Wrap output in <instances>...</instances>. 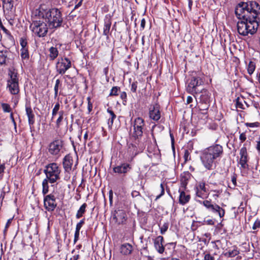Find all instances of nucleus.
<instances>
[{
  "instance_id": "36",
  "label": "nucleus",
  "mask_w": 260,
  "mask_h": 260,
  "mask_svg": "<svg viewBox=\"0 0 260 260\" xmlns=\"http://www.w3.org/2000/svg\"><path fill=\"white\" fill-rule=\"evenodd\" d=\"M206 192H203V190L196 189V197L201 199H204L206 197Z\"/></svg>"
},
{
  "instance_id": "58",
  "label": "nucleus",
  "mask_w": 260,
  "mask_h": 260,
  "mask_svg": "<svg viewBox=\"0 0 260 260\" xmlns=\"http://www.w3.org/2000/svg\"><path fill=\"white\" fill-rule=\"evenodd\" d=\"M140 193L139 191H133L132 192V196L133 197H136L137 196H140Z\"/></svg>"
},
{
  "instance_id": "62",
  "label": "nucleus",
  "mask_w": 260,
  "mask_h": 260,
  "mask_svg": "<svg viewBox=\"0 0 260 260\" xmlns=\"http://www.w3.org/2000/svg\"><path fill=\"white\" fill-rule=\"evenodd\" d=\"M256 148L257 150L259 152H260V141H257V145H256Z\"/></svg>"
},
{
  "instance_id": "31",
  "label": "nucleus",
  "mask_w": 260,
  "mask_h": 260,
  "mask_svg": "<svg viewBox=\"0 0 260 260\" xmlns=\"http://www.w3.org/2000/svg\"><path fill=\"white\" fill-rule=\"evenodd\" d=\"M20 51L21 56L22 59H28L29 53L28 51V48H21Z\"/></svg>"
},
{
  "instance_id": "17",
  "label": "nucleus",
  "mask_w": 260,
  "mask_h": 260,
  "mask_svg": "<svg viewBox=\"0 0 260 260\" xmlns=\"http://www.w3.org/2000/svg\"><path fill=\"white\" fill-rule=\"evenodd\" d=\"M73 162V158L70 154H68L64 156L63 159V166L66 172H69L71 170Z\"/></svg>"
},
{
  "instance_id": "40",
  "label": "nucleus",
  "mask_w": 260,
  "mask_h": 260,
  "mask_svg": "<svg viewBox=\"0 0 260 260\" xmlns=\"http://www.w3.org/2000/svg\"><path fill=\"white\" fill-rule=\"evenodd\" d=\"M168 229V223H164L162 226L160 227V233L161 234H165Z\"/></svg>"
},
{
  "instance_id": "37",
  "label": "nucleus",
  "mask_w": 260,
  "mask_h": 260,
  "mask_svg": "<svg viewBox=\"0 0 260 260\" xmlns=\"http://www.w3.org/2000/svg\"><path fill=\"white\" fill-rule=\"evenodd\" d=\"M20 44L22 47L21 48H28L27 46V42L26 38H21L20 39Z\"/></svg>"
},
{
  "instance_id": "14",
  "label": "nucleus",
  "mask_w": 260,
  "mask_h": 260,
  "mask_svg": "<svg viewBox=\"0 0 260 260\" xmlns=\"http://www.w3.org/2000/svg\"><path fill=\"white\" fill-rule=\"evenodd\" d=\"M62 141L60 139H56L49 144V152L52 155H57L62 149Z\"/></svg>"
},
{
  "instance_id": "54",
  "label": "nucleus",
  "mask_w": 260,
  "mask_h": 260,
  "mask_svg": "<svg viewBox=\"0 0 260 260\" xmlns=\"http://www.w3.org/2000/svg\"><path fill=\"white\" fill-rule=\"evenodd\" d=\"M0 27L2 28V29L3 30V31L7 35H10V31L4 26L3 25H2Z\"/></svg>"
},
{
  "instance_id": "15",
  "label": "nucleus",
  "mask_w": 260,
  "mask_h": 260,
  "mask_svg": "<svg viewBox=\"0 0 260 260\" xmlns=\"http://www.w3.org/2000/svg\"><path fill=\"white\" fill-rule=\"evenodd\" d=\"M240 158L239 164L241 165V167L243 169H246L248 167L247 161L248 160V153L247 149L245 147H243L240 150Z\"/></svg>"
},
{
  "instance_id": "1",
  "label": "nucleus",
  "mask_w": 260,
  "mask_h": 260,
  "mask_svg": "<svg viewBox=\"0 0 260 260\" xmlns=\"http://www.w3.org/2000/svg\"><path fill=\"white\" fill-rule=\"evenodd\" d=\"M235 13L241 20L237 23L238 32L242 36L253 35L257 31V17L260 14V6L255 1L240 2L235 8Z\"/></svg>"
},
{
  "instance_id": "10",
  "label": "nucleus",
  "mask_w": 260,
  "mask_h": 260,
  "mask_svg": "<svg viewBox=\"0 0 260 260\" xmlns=\"http://www.w3.org/2000/svg\"><path fill=\"white\" fill-rule=\"evenodd\" d=\"M71 61L67 57L58 59L56 64V71L58 74L63 75L71 67Z\"/></svg>"
},
{
  "instance_id": "22",
  "label": "nucleus",
  "mask_w": 260,
  "mask_h": 260,
  "mask_svg": "<svg viewBox=\"0 0 260 260\" xmlns=\"http://www.w3.org/2000/svg\"><path fill=\"white\" fill-rule=\"evenodd\" d=\"M190 196L186 194L184 191H180L179 203L183 205L188 203L190 200Z\"/></svg>"
},
{
  "instance_id": "49",
  "label": "nucleus",
  "mask_w": 260,
  "mask_h": 260,
  "mask_svg": "<svg viewBox=\"0 0 260 260\" xmlns=\"http://www.w3.org/2000/svg\"><path fill=\"white\" fill-rule=\"evenodd\" d=\"M3 7L7 10H12L13 7V4H4Z\"/></svg>"
},
{
  "instance_id": "45",
  "label": "nucleus",
  "mask_w": 260,
  "mask_h": 260,
  "mask_svg": "<svg viewBox=\"0 0 260 260\" xmlns=\"http://www.w3.org/2000/svg\"><path fill=\"white\" fill-rule=\"evenodd\" d=\"M190 153L189 152V151L187 149L184 150V162H186V161L190 159V157L189 156Z\"/></svg>"
},
{
  "instance_id": "51",
  "label": "nucleus",
  "mask_w": 260,
  "mask_h": 260,
  "mask_svg": "<svg viewBox=\"0 0 260 260\" xmlns=\"http://www.w3.org/2000/svg\"><path fill=\"white\" fill-rule=\"evenodd\" d=\"M246 125L247 126H249L250 127H258L259 126V123L258 122L246 123Z\"/></svg>"
},
{
  "instance_id": "4",
  "label": "nucleus",
  "mask_w": 260,
  "mask_h": 260,
  "mask_svg": "<svg viewBox=\"0 0 260 260\" xmlns=\"http://www.w3.org/2000/svg\"><path fill=\"white\" fill-rule=\"evenodd\" d=\"M7 89L13 95L19 93V77L17 71L14 69H10L8 71Z\"/></svg>"
},
{
  "instance_id": "46",
  "label": "nucleus",
  "mask_w": 260,
  "mask_h": 260,
  "mask_svg": "<svg viewBox=\"0 0 260 260\" xmlns=\"http://www.w3.org/2000/svg\"><path fill=\"white\" fill-rule=\"evenodd\" d=\"M259 228H260V220L258 219H257L255 221V222H254V224H253V225L252 226V229L253 230H256V229H258Z\"/></svg>"
},
{
  "instance_id": "27",
  "label": "nucleus",
  "mask_w": 260,
  "mask_h": 260,
  "mask_svg": "<svg viewBox=\"0 0 260 260\" xmlns=\"http://www.w3.org/2000/svg\"><path fill=\"white\" fill-rule=\"evenodd\" d=\"M86 207L87 205L86 203H84L81 205L79 209L77 211V212L76 215V217L77 219H79L83 216V214L85 213L86 211Z\"/></svg>"
},
{
  "instance_id": "57",
  "label": "nucleus",
  "mask_w": 260,
  "mask_h": 260,
  "mask_svg": "<svg viewBox=\"0 0 260 260\" xmlns=\"http://www.w3.org/2000/svg\"><path fill=\"white\" fill-rule=\"evenodd\" d=\"M145 19L143 18L141 21V27L143 29L145 26Z\"/></svg>"
},
{
  "instance_id": "53",
  "label": "nucleus",
  "mask_w": 260,
  "mask_h": 260,
  "mask_svg": "<svg viewBox=\"0 0 260 260\" xmlns=\"http://www.w3.org/2000/svg\"><path fill=\"white\" fill-rule=\"evenodd\" d=\"M79 237V231H76L74 235V242L76 243V242L78 241Z\"/></svg>"
},
{
  "instance_id": "23",
  "label": "nucleus",
  "mask_w": 260,
  "mask_h": 260,
  "mask_svg": "<svg viewBox=\"0 0 260 260\" xmlns=\"http://www.w3.org/2000/svg\"><path fill=\"white\" fill-rule=\"evenodd\" d=\"M129 165L128 164H123L121 166H119L115 167L113 169L114 172L118 173H125L127 171V169L129 168Z\"/></svg>"
},
{
  "instance_id": "39",
  "label": "nucleus",
  "mask_w": 260,
  "mask_h": 260,
  "mask_svg": "<svg viewBox=\"0 0 260 260\" xmlns=\"http://www.w3.org/2000/svg\"><path fill=\"white\" fill-rule=\"evenodd\" d=\"M2 107L3 111L5 112H10L11 111V108L9 104L6 103H3L2 104Z\"/></svg>"
},
{
  "instance_id": "24",
  "label": "nucleus",
  "mask_w": 260,
  "mask_h": 260,
  "mask_svg": "<svg viewBox=\"0 0 260 260\" xmlns=\"http://www.w3.org/2000/svg\"><path fill=\"white\" fill-rule=\"evenodd\" d=\"M244 104H245L246 105L247 107H249V105L245 101L243 97L237 98V99H236V106L237 108H240L241 109H245V107H244Z\"/></svg>"
},
{
  "instance_id": "38",
  "label": "nucleus",
  "mask_w": 260,
  "mask_h": 260,
  "mask_svg": "<svg viewBox=\"0 0 260 260\" xmlns=\"http://www.w3.org/2000/svg\"><path fill=\"white\" fill-rule=\"evenodd\" d=\"M120 98L122 100V103L124 105H125L127 102V94L124 91L120 93Z\"/></svg>"
},
{
  "instance_id": "6",
  "label": "nucleus",
  "mask_w": 260,
  "mask_h": 260,
  "mask_svg": "<svg viewBox=\"0 0 260 260\" xmlns=\"http://www.w3.org/2000/svg\"><path fill=\"white\" fill-rule=\"evenodd\" d=\"M60 168L55 162L49 164L44 170L46 178L50 181V183H54L60 179Z\"/></svg>"
},
{
  "instance_id": "7",
  "label": "nucleus",
  "mask_w": 260,
  "mask_h": 260,
  "mask_svg": "<svg viewBox=\"0 0 260 260\" xmlns=\"http://www.w3.org/2000/svg\"><path fill=\"white\" fill-rule=\"evenodd\" d=\"M30 28L35 35L40 38L46 36L48 30L47 23L42 20L33 21Z\"/></svg>"
},
{
  "instance_id": "48",
  "label": "nucleus",
  "mask_w": 260,
  "mask_h": 260,
  "mask_svg": "<svg viewBox=\"0 0 260 260\" xmlns=\"http://www.w3.org/2000/svg\"><path fill=\"white\" fill-rule=\"evenodd\" d=\"M137 84L138 82L137 81L134 82L131 85V91L133 92H136L137 89Z\"/></svg>"
},
{
  "instance_id": "32",
  "label": "nucleus",
  "mask_w": 260,
  "mask_h": 260,
  "mask_svg": "<svg viewBox=\"0 0 260 260\" xmlns=\"http://www.w3.org/2000/svg\"><path fill=\"white\" fill-rule=\"evenodd\" d=\"M63 111H60L59 112V117L56 121V126L57 128H59L60 126L61 122L63 120Z\"/></svg>"
},
{
  "instance_id": "41",
  "label": "nucleus",
  "mask_w": 260,
  "mask_h": 260,
  "mask_svg": "<svg viewBox=\"0 0 260 260\" xmlns=\"http://www.w3.org/2000/svg\"><path fill=\"white\" fill-rule=\"evenodd\" d=\"M60 81L59 79H57L55 82V85L54 86V94L55 96H57L58 94V87L60 84Z\"/></svg>"
},
{
  "instance_id": "52",
  "label": "nucleus",
  "mask_w": 260,
  "mask_h": 260,
  "mask_svg": "<svg viewBox=\"0 0 260 260\" xmlns=\"http://www.w3.org/2000/svg\"><path fill=\"white\" fill-rule=\"evenodd\" d=\"M239 139L241 143L244 142L246 139V136L244 133H241L239 137Z\"/></svg>"
},
{
  "instance_id": "13",
  "label": "nucleus",
  "mask_w": 260,
  "mask_h": 260,
  "mask_svg": "<svg viewBox=\"0 0 260 260\" xmlns=\"http://www.w3.org/2000/svg\"><path fill=\"white\" fill-rule=\"evenodd\" d=\"M149 115L150 119L155 121H157L160 118V105L157 102L150 106Z\"/></svg>"
},
{
  "instance_id": "56",
  "label": "nucleus",
  "mask_w": 260,
  "mask_h": 260,
  "mask_svg": "<svg viewBox=\"0 0 260 260\" xmlns=\"http://www.w3.org/2000/svg\"><path fill=\"white\" fill-rule=\"evenodd\" d=\"M79 254H75L70 258V260H78L79 258Z\"/></svg>"
},
{
  "instance_id": "43",
  "label": "nucleus",
  "mask_w": 260,
  "mask_h": 260,
  "mask_svg": "<svg viewBox=\"0 0 260 260\" xmlns=\"http://www.w3.org/2000/svg\"><path fill=\"white\" fill-rule=\"evenodd\" d=\"M107 111L110 113V115L111 116V118L109 119V122H110L111 124H112L113 122L114 119L116 118V115H115V114H114V113L113 112V111H112L111 110H109V109H108Z\"/></svg>"
},
{
  "instance_id": "8",
  "label": "nucleus",
  "mask_w": 260,
  "mask_h": 260,
  "mask_svg": "<svg viewBox=\"0 0 260 260\" xmlns=\"http://www.w3.org/2000/svg\"><path fill=\"white\" fill-rule=\"evenodd\" d=\"M209 211L214 214H217L220 218L224 216L225 211L216 203H212L211 200L200 201Z\"/></svg>"
},
{
  "instance_id": "5",
  "label": "nucleus",
  "mask_w": 260,
  "mask_h": 260,
  "mask_svg": "<svg viewBox=\"0 0 260 260\" xmlns=\"http://www.w3.org/2000/svg\"><path fill=\"white\" fill-rule=\"evenodd\" d=\"M202 74L196 73L192 74L188 80L186 86L187 91L192 94H197L201 91L199 87L204 84V80Z\"/></svg>"
},
{
  "instance_id": "2",
  "label": "nucleus",
  "mask_w": 260,
  "mask_h": 260,
  "mask_svg": "<svg viewBox=\"0 0 260 260\" xmlns=\"http://www.w3.org/2000/svg\"><path fill=\"white\" fill-rule=\"evenodd\" d=\"M35 14L36 16L44 19L50 28H59L63 22L61 11L57 8H49L45 4H41L36 10Z\"/></svg>"
},
{
  "instance_id": "25",
  "label": "nucleus",
  "mask_w": 260,
  "mask_h": 260,
  "mask_svg": "<svg viewBox=\"0 0 260 260\" xmlns=\"http://www.w3.org/2000/svg\"><path fill=\"white\" fill-rule=\"evenodd\" d=\"M203 256L202 260H215V256H217V254L215 252L212 253L210 251H206L203 253Z\"/></svg>"
},
{
  "instance_id": "61",
  "label": "nucleus",
  "mask_w": 260,
  "mask_h": 260,
  "mask_svg": "<svg viewBox=\"0 0 260 260\" xmlns=\"http://www.w3.org/2000/svg\"><path fill=\"white\" fill-rule=\"evenodd\" d=\"M192 102V98L191 96H188L186 100V104H190Z\"/></svg>"
},
{
  "instance_id": "11",
  "label": "nucleus",
  "mask_w": 260,
  "mask_h": 260,
  "mask_svg": "<svg viewBox=\"0 0 260 260\" xmlns=\"http://www.w3.org/2000/svg\"><path fill=\"white\" fill-rule=\"evenodd\" d=\"M111 219L117 224H124L127 219L125 211L121 209H116L112 213Z\"/></svg>"
},
{
  "instance_id": "29",
  "label": "nucleus",
  "mask_w": 260,
  "mask_h": 260,
  "mask_svg": "<svg viewBox=\"0 0 260 260\" xmlns=\"http://www.w3.org/2000/svg\"><path fill=\"white\" fill-rule=\"evenodd\" d=\"M49 182L50 183V181L46 178L44 179L42 182V193L44 195H46L49 191Z\"/></svg>"
},
{
  "instance_id": "50",
  "label": "nucleus",
  "mask_w": 260,
  "mask_h": 260,
  "mask_svg": "<svg viewBox=\"0 0 260 260\" xmlns=\"http://www.w3.org/2000/svg\"><path fill=\"white\" fill-rule=\"evenodd\" d=\"M160 187H161V193H160V194L158 195L156 197V200L159 199L165 193V189H164V185L162 183H161L160 184Z\"/></svg>"
},
{
  "instance_id": "33",
  "label": "nucleus",
  "mask_w": 260,
  "mask_h": 260,
  "mask_svg": "<svg viewBox=\"0 0 260 260\" xmlns=\"http://www.w3.org/2000/svg\"><path fill=\"white\" fill-rule=\"evenodd\" d=\"M59 108H60V104L58 102V103H56L54 107L53 108V109L52 110L51 121L53 120L54 117L57 114V112L59 111Z\"/></svg>"
},
{
  "instance_id": "12",
  "label": "nucleus",
  "mask_w": 260,
  "mask_h": 260,
  "mask_svg": "<svg viewBox=\"0 0 260 260\" xmlns=\"http://www.w3.org/2000/svg\"><path fill=\"white\" fill-rule=\"evenodd\" d=\"M44 206L45 208L49 212L54 210L57 206V203L56 198L53 194L51 193L44 197Z\"/></svg>"
},
{
  "instance_id": "44",
  "label": "nucleus",
  "mask_w": 260,
  "mask_h": 260,
  "mask_svg": "<svg viewBox=\"0 0 260 260\" xmlns=\"http://www.w3.org/2000/svg\"><path fill=\"white\" fill-rule=\"evenodd\" d=\"M84 222H85L84 219L81 220L79 222H78L76 225V231L80 232V230L81 228H82V225L84 224Z\"/></svg>"
},
{
  "instance_id": "64",
  "label": "nucleus",
  "mask_w": 260,
  "mask_h": 260,
  "mask_svg": "<svg viewBox=\"0 0 260 260\" xmlns=\"http://www.w3.org/2000/svg\"><path fill=\"white\" fill-rule=\"evenodd\" d=\"M75 199L77 200V201H78L80 199H81V195L79 193V192H78V193H77V194L76 195V196L75 197Z\"/></svg>"
},
{
  "instance_id": "28",
  "label": "nucleus",
  "mask_w": 260,
  "mask_h": 260,
  "mask_svg": "<svg viewBox=\"0 0 260 260\" xmlns=\"http://www.w3.org/2000/svg\"><path fill=\"white\" fill-rule=\"evenodd\" d=\"M239 253V250L237 247H235L233 250H229L228 251L224 253V255L228 257H234L238 255Z\"/></svg>"
},
{
  "instance_id": "18",
  "label": "nucleus",
  "mask_w": 260,
  "mask_h": 260,
  "mask_svg": "<svg viewBox=\"0 0 260 260\" xmlns=\"http://www.w3.org/2000/svg\"><path fill=\"white\" fill-rule=\"evenodd\" d=\"M10 52L7 50L0 51V65H8L10 61Z\"/></svg>"
},
{
  "instance_id": "19",
  "label": "nucleus",
  "mask_w": 260,
  "mask_h": 260,
  "mask_svg": "<svg viewBox=\"0 0 260 260\" xmlns=\"http://www.w3.org/2000/svg\"><path fill=\"white\" fill-rule=\"evenodd\" d=\"M26 115L28 119V123L30 126L33 125L35 123V115L33 113L32 109L30 106L25 107Z\"/></svg>"
},
{
  "instance_id": "63",
  "label": "nucleus",
  "mask_w": 260,
  "mask_h": 260,
  "mask_svg": "<svg viewBox=\"0 0 260 260\" xmlns=\"http://www.w3.org/2000/svg\"><path fill=\"white\" fill-rule=\"evenodd\" d=\"M188 8H189V10H191L193 2H192V0H188Z\"/></svg>"
},
{
  "instance_id": "30",
  "label": "nucleus",
  "mask_w": 260,
  "mask_h": 260,
  "mask_svg": "<svg viewBox=\"0 0 260 260\" xmlns=\"http://www.w3.org/2000/svg\"><path fill=\"white\" fill-rule=\"evenodd\" d=\"M255 69V63L254 61H250L248 67L247 72L249 75H251L254 72Z\"/></svg>"
},
{
  "instance_id": "3",
  "label": "nucleus",
  "mask_w": 260,
  "mask_h": 260,
  "mask_svg": "<svg viewBox=\"0 0 260 260\" xmlns=\"http://www.w3.org/2000/svg\"><path fill=\"white\" fill-rule=\"evenodd\" d=\"M223 153V147L219 144H215L205 149L201 156L204 166L208 170L213 169L215 165V160L221 157Z\"/></svg>"
},
{
  "instance_id": "9",
  "label": "nucleus",
  "mask_w": 260,
  "mask_h": 260,
  "mask_svg": "<svg viewBox=\"0 0 260 260\" xmlns=\"http://www.w3.org/2000/svg\"><path fill=\"white\" fill-rule=\"evenodd\" d=\"M145 125L144 120L141 117H137L134 122V132L132 137L135 140H139L143 135V129Z\"/></svg>"
},
{
  "instance_id": "60",
  "label": "nucleus",
  "mask_w": 260,
  "mask_h": 260,
  "mask_svg": "<svg viewBox=\"0 0 260 260\" xmlns=\"http://www.w3.org/2000/svg\"><path fill=\"white\" fill-rule=\"evenodd\" d=\"M187 184V182L186 180L185 179H184L183 180V178H182V179H181V184H182V187L185 188Z\"/></svg>"
},
{
  "instance_id": "42",
  "label": "nucleus",
  "mask_w": 260,
  "mask_h": 260,
  "mask_svg": "<svg viewBox=\"0 0 260 260\" xmlns=\"http://www.w3.org/2000/svg\"><path fill=\"white\" fill-rule=\"evenodd\" d=\"M237 175L235 173H234L232 176L231 181L233 185V188H235L237 186Z\"/></svg>"
},
{
  "instance_id": "47",
  "label": "nucleus",
  "mask_w": 260,
  "mask_h": 260,
  "mask_svg": "<svg viewBox=\"0 0 260 260\" xmlns=\"http://www.w3.org/2000/svg\"><path fill=\"white\" fill-rule=\"evenodd\" d=\"M212 192H213L214 193L213 194V197L217 198L219 197V194L221 193L222 190H211Z\"/></svg>"
},
{
  "instance_id": "35",
  "label": "nucleus",
  "mask_w": 260,
  "mask_h": 260,
  "mask_svg": "<svg viewBox=\"0 0 260 260\" xmlns=\"http://www.w3.org/2000/svg\"><path fill=\"white\" fill-rule=\"evenodd\" d=\"M205 183L204 182H200L196 187V189L203 190V192H206V188L205 187Z\"/></svg>"
},
{
  "instance_id": "34",
  "label": "nucleus",
  "mask_w": 260,
  "mask_h": 260,
  "mask_svg": "<svg viewBox=\"0 0 260 260\" xmlns=\"http://www.w3.org/2000/svg\"><path fill=\"white\" fill-rule=\"evenodd\" d=\"M120 91V87L118 86L113 87L111 90V92L110 93V96H116L118 95V92Z\"/></svg>"
},
{
  "instance_id": "20",
  "label": "nucleus",
  "mask_w": 260,
  "mask_h": 260,
  "mask_svg": "<svg viewBox=\"0 0 260 260\" xmlns=\"http://www.w3.org/2000/svg\"><path fill=\"white\" fill-rule=\"evenodd\" d=\"M111 25V21L110 15H106L105 19V24L104 27V34L107 35L109 33Z\"/></svg>"
},
{
  "instance_id": "16",
  "label": "nucleus",
  "mask_w": 260,
  "mask_h": 260,
  "mask_svg": "<svg viewBox=\"0 0 260 260\" xmlns=\"http://www.w3.org/2000/svg\"><path fill=\"white\" fill-rule=\"evenodd\" d=\"M164 238L161 236H157L154 241V245L155 249L159 253H162L165 250L163 245Z\"/></svg>"
},
{
  "instance_id": "21",
  "label": "nucleus",
  "mask_w": 260,
  "mask_h": 260,
  "mask_svg": "<svg viewBox=\"0 0 260 260\" xmlns=\"http://www.w3.org/2000/svg\"><path fill=\"white\" fill-rule=\"evenodd\" d=\"M132 250V246L128 243H125L122 245L120 247L121 253L124 255H128L131 254Z\"/></svg>"
},
{
  "instance_id": "59",
  "label": "nucleus",
  "mask_w": 260,
  "mask_h": 260,
  "mask_svg": "<svg viewBox=\"0 0 260 260\" xmlns=\"http://www.w3.org/2000/svg\"><path fill=\"white\" fill-rule=\"evenodd\" d=\"M10 118L12 120V122L13 123V124H14V126L15 127V128H16V123L15 121V120H14V118L13 117V113H11V115H10Z\"/></svg>"
},
{
  "instance_id": "26",
  "label": "nucleus",
  "mask_w": 260,
  "mask_h": 260,
  "mask_svg": "<svg viewBox=\"0 0 260 260\" xmlns=\"http://www.w3.org/2000/svg\"><path fill=\"white\" fill-rule=\"evenodd\" d=\"M49 53H50V54H49L50 59L53 60L57 57V56L58 55V51L57 48L55 47H51L49 49Z\"/></svg>"
},
{
  "instance_id": "55",
  "label": "nucleus",
  "mask_w": 260,
  "mask_h": 260,
  "mask_svg": "<svg viewBox=\"0 0 260 260\" xmlns=\"http://www.w3.org/2000/svg\"><path fill=\"white\" fill-rule=\"evenodd\" d=\"M204 221L208 225H212L214 224V221L212 219H208L207 220H204Z\"/></svg>"
}]
</instances>
